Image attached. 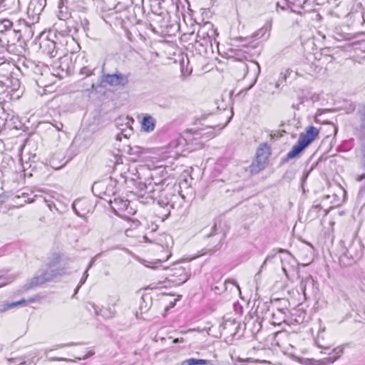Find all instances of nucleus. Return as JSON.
Masks as SVG:
<instances>
[{
    "label": "nucleus",
    "mask_w": 365,
    "mask_h": 365,
    "mask_svg": "<svg viewBox=\"0 0 365 365\" xmlns=\"http://www.w3.org/2000/svg\"><path fill=\"white\" fill-rule=\"evenodd\" d=\"M214 125L200 123V121L195 123V126L187 129L185 133V140L188 143L195 145L199 148L203 147V141L208 140L214 137L212 129Z\"/></svg>",
    "instance_id": "nucleus-1"
},
{
    "label": "nucleus",
    "mask_w": 365,
    "mask_h": 365,
    "mask_svg": "<svg viewBox=\"0 0 365 365\" xmlns=\"http://www.w3.org/2000/svg\"><path fill=\"white\" fill-rule=\"evenodd\" d=\"M319 136V130L314 125H309L299 134L297 142L287 153V158L292 159L300 154L307 147Z\"/></svg>",
    "instance_id": "nucleus-2"
},
{
    "label": "nucleus",
    "mask_w": 365,
    "mask_h": 365,
    "mask_svg": "<svg viewBox=\"0 0 365 365\" xmlns=\"http://www.w3.org/2000/svg\"><path fill=\"white\" fill-rule=\"evenodd\" d=\"M173 242L170 236L168 235H161L158 242L155 245L153 257L156 261L152 263L150 267L152 268L158 267L159 264L167 261L171 256V247Z\"/></svg>",
    "instance_id": "nucleus-3"
},
{
    "label": "nucleus",
    "mask_w": 365,
    "mask_h": 365,
    "mask_svg": "<svg viewBox=\"0 0 365 365\" xmlns=\"http://www.w3.org/2000/svg\"><path fill=\"white\" fill-rule=\"evenodd\" d=\"M270 155V146L267 143L261 144L257 150L255 159L250 166L252 172L257 173L263 170Z\"/></svg>",
    "instance_id": "nucleus-4"
},
{
    "label": "nucleus",
    "mask_w": 365,
    "mask_h": 365,
    "mask_svg": "<svg viewBox=\"0 0 365 365\" xmlns=\"http://www.w3.org/2000/svg\"><path fill=\"white\" fill-rule=\"evenodd\" d=\"M190 270L186 267L178 265L171 269L167 279L175 286H179L185 283L190 278Z\"/></svg>",
    "instance_id": "nucleus-5"
},
{
    "label": "nucleus",
    "mask_w": 365,
    "mask_h": 365,
    "mask_svg": "<svg viewBox=\"0 0 365 365\" xmlns=\"http://www.w3.org/2000/svg\"><path fill=\"white\" fill-rule=\"evenodd\" d=\"M103 81L110 86H125L128 81V77L122 73L106 74Z\"/></svg>",
    "instance_id": "nucleus-6"
},
{
    "label": "nucleus",
    "mask_w": 365,
    "mask_h": 365,
    "mask_svg": "<svg viewBox=\"0 0 365 365\" xmlns=\"http://www.w3.org/2000/svg\"><path fill=\"white\" fill-rule=\"evenodd\" d=\"M155 120L150 116H144L141 122V128L145 132H151L155 129Z\"/></svg>",
    "instance_id": "nucleus-7"
},
{
    "label": "nucleus",
    "mask_w": 365,
    "mask_h": 365,
    "mask_svg": "<svg viewBox=\"0 0 365 365\" xmlns=\"http://www.w3.org/2000/svg\"><path fill=\"white\" fill-rule=\"evenodd\" d=\"M36 301V299L34 298V297H31V298L28 299L27 300H26L24 299H21L19 301L5 304L4 310H8V309H13V308H14V307H16L17 306H20V305H26L27 302L28 303H34Z\"/></svg>",
    "instance_id": "nucleus-8"
},
{
    "label": "nucleus",
    "mask_w": 365,
    "mask_h": 365,
    "mask_svg": "<svg viewBox=\"0 0 365 365\" xmlns=\"http://www.w3.org/2000/svg\"><path fill=\"white\" fill-rule=\"evenodd\" d=\"M163 21V19L158 15H155L154 18L151 19L150 23V27L153 33H158L157 26L162 27L161 22Z\"/></svg>",
    "instance_id": "nucleus-9"
},
{
    "label": "nucleus",
    "mask_w": 365,
    "mask_h": 365,
    "mask_svg": "<svg viewBox=\"0 0 365 365\" xmlns=\"http://www.w3.org/2000/svg\"><path fill=\"white\" fill-rule=\"evenodd\" d=\"M343 354V349L337 347L334 349V354L332 356H327L324 359L327 363L331 364L336 361Z\"/></svg>",
    "instance_id": "nucleus-10"
},
{
    "label": "nucleus",
    "mask_w": 365,
    "mask_h": 365,
    "mask_svg": "<svg viewBox=\"0 0 365 365\" xmlns=\"http://www.w3.org/2000/svg\"><path fill=\"white\" fill-rule=\"evenodd\" d=\"M128 201L127 200H120V199H115L114 201H113V210H115V211H117L119 210V211H121L123 210L124 208H126V207L128 206Z\"/></svg>",
    "instance_id": "nucleus-11"
},
{
    "label": "nucleus",
    "mask_w": 365,
    "mask_h": 365,
    "mask_svg": "<svg viewBox=\"0 0 365 365\" xmlns=\"http://www.w3.org/2000/svg\"><path fill=\"white\" fill-rule=\"evenodd\" d=\"M186 363L187 365H209L210 364V361L206 359H196L192 358L186 360Z\"/></svg>",
    "instance_id": "nucleus-12"
},
{
    "label": "nucleus",
    "mask_w": 365,
    "mask_h": 365,
    "mask_svg": "<svg viewBox=\"0 0 365 365\" xmlns=\"http://www.w3.org/2000/svg\"><path fill=\"white\" fill-rule=\"evenodd\" d=\"M150 308V304H148L144 299V297H142L140 299V304H139V309H140V314H143L144 313H146L149 311Z\"/></svg>",
    "instance_id": "nucleus-13"
},
{
    "label": "nucleus",
    "mask_w": 365,
    "mask_h": 365,
    "mask_svg": "<svg viewBox=\"0 0 365 365\" xmlns=\"http://www.w3.org/2000/svg\"><path fill=\"white\" fill-rule=\"evenodd\" d=\"M45 78H46L45 77H42V78H39V80H38L40 86L41 87L46 88H48L49 86H52L53 84H54L55 81H51V82H48V81H46Z\"/></svg>",
    "instance_id": "nucleus-14"
},
{
    "label": "nucleus",
    "mask_w": 365,
    "mask_h": 365,
    "mask_svg": "<svg viewBox=\"0 0 365 365\" xmlns=\"http://www.w3.org/2000/svg\"><path fill=\"white\" fill-rule=\"evenodd\" d=\"M284 320H282V321H275V314H272V324L276 326V325H280L282 324V322H283Z\"/></svg>",
    "instance_id": "nucleus-15"
},
{
    "label": "nucleus",
    "mask_w": 365,
    "mask_h": 365,
    "mask_svg": "<svg viewBox=\"0 0 365 365\" xmlns=\"http://www.w3.org/2000/svg\"><path fill=\"white\" fill-rule=\"evenodd\" d=\"M185 341V339L181 338H175L173 340V344H178V343H184Z\"/></svg>",
    "instance_id": "nucleus-16"
},
{
    "label": "nucleus",
    "mask_w": 365,
    "mask_h": 365,
    "mask_svg": "<svg viewBox=\"0 0 365 365\" xmlns=\"http://www.w3.org/2000/svg\"><path fill=\"white\" fill-rule=\"evenodd\" d=\"M322 210V208L319 206H314L312 208L311 212L318 213Z\"/></svg>",
    "instance_id": "nucleus-17"
},
{
    "label": "nucleus",
    "mask_w": 365,
    "mask_h": 365,
    "mask_svg": "<svg viewBox=\"0 0 365 365\" xmlns=\"http://www.w3.org/2000/svg\"><path fill=\"white\" fill-rule=\"evenodd\" d=\"M306 282H307V279H304L301 282L302 290L304 294H305V284H306Z\"/></svg>",
    "instance_id": "nucleus-18"
},
{
    "label": "nucleus",
    "mask_w": 365,
    "mask_h": 365,
    "mask_svg": "<svg viewBox=\"0 0 365 365\" xmlns=\"http://www.w3.org/2000/svg\"><path fill=\"white\" fill-rule=\"evenodd\" d=\"M166 287V285L165 284V282H160L158 283V286H157L156 287Z\"/></svg>",
    "instance_id": "nucleus-19"
},
{
    "label": "nucleus",
    "mask_w": 365,
    "mask_h": 365,
    "mask_svg": "<svg viewBox=\"0 0 365 365\" xmlns=\"http://www.w3.org/2000/svg\"><path fill=\"white\" fill-rule=\"evenodd\" d=\"M48 77H50V78H51L52 79H55V78H56V76H53V74H51V73H49V74L48 75Z\"/></svg>",
    "instance_id": "nucleus-20"
},
{
    "label": "nucleus",
    "mask_w": 365,
    "mask_h": 365,
    "mask_svg": "<svg viewBox=\"0 0 365 365\" xmlns=\"http://www.w3.org/2000/svg\"><path fill=\"white\" fill-rule=\"evenodd\" d=\"M130 161L135 163V162H137L138 160L130 158Z\"/></svg>",
    "instance_id": "nucleus-21"
},
{
    "label": "nucleus",
    "mask_w": 365,
    "mask_h": 365,
    "mask_svg": "<svg viewBox=\"0 0 365 365\" xmlns=\"http://www.w3.org/2000/svg\"><path fill=\"white\" fill-rule=\"evenodd\" d=\"M191 331H192V329H189L187 331H182L181 333L182 334H185V333H187V332Z\"/></svg>",
    "instance_id": "nucleus-22"
},
{
    "label": "nucleus",
    "mask_w": 365,
    "mask_h": 365,
    "mask_svg": "<svg viewBox=\"0 0 365 365\" xmlns=\"http://www.w3.org/2000/svg\"><path fill=\"white\" fill-rule=\"evenodd\" d=\"M287 252V250H283V249H279V252Z\"/></svg>",
    "instance_id": "nucleus-23"
},
{
    "label": "nucleus",
    "mask_w": 365,
    "mask_h": 365,
    "mask_svg": "<svg viewBox=\"0 0 365 365\" xmlns=\"http://www.w3.org/2000/svg\"><path fill=\"white\" fill-rule=\"evenodd\" d=\"M168 157V155H165V156L162 157V158H161V159H162V160H165V159H166Z\"/></svg>",
    "instance_id": "nucleus-24"
},
{
    "label": "nucleus",
    "mask_w": 365,
    "mask_h": 365,
    "mask_svg": "<svg viewBox=\"0 0 365 365\" xmlns=\"http://www.w3.org/2000/svg\"><path fill=\"white\" fill-rule=\"evenodd\" d=\"M323 212H324V215H327V213H328V211H327V210H324Z\"/></svg>",
    "instance_id": "nucleus-25"
}]
</instances>
